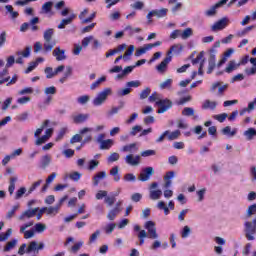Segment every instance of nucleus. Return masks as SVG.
Here are the masks:
<instances>
[{
    "instance_id": "1",
    "label": "nucleus",
    "mask_w": 256,
    "mask_h": 256,
    "mask_svg": "<svg viewBox=\"0 0 256 256\" xmlns=\"http://www.w3.org/2000/svg\"><path fill=\"white\" fill-rule=\"evenodd\" d=\"M55 35V29L53 28H48L44 31L43 33V39H44V44H43V51L44 53H51L53 51V47L57 45V42L53 40V36Z\"/></svg>"
},
{
    "instance_id": "2",
    "label": "nucleus",
    "mask_w": 256,
    "mask_h": 256,
    "mask_svg": "<svg viewBox=\"0 0 256 256\" xmlns=\"http://www.w3.org/2000/svg\"><path fill=\"white\" fill-rule=\"evenodd\" d=\"M109 95H113V90L111 88H105L103 91H100L96 97L93 99L92 104L94 107H101L105 101H107V98Z\"/></svg>"
},
{
    "instance_id": "3",
    "label": "nucleus",
    "mask_w": 256,
    "mask_h": 256,
    "mask_svg": "<svg viewBox=\"0 0 256 256\" xmlns=\"http://www.w3.org/2000/svg\"><path fill=\"white\" fill-rule=\"evenodd\" d=\"M244 233L248 241H255L256 224L253 221H246L244 223Z\"/></svg>"
},
{
    "instance_id": "4",
    "label": "nucleus",
    "mask_w": 256,
    "mask_h": 256,
    "mask_svg": "<svg viewBox=\"0 0 256 256\" xmlns=\"http://www.w3.org/2000/svg\"><path fill=\"white\" fill-rule=\"evenodd\" d=\"M229 88V84H224L221 81H217L212 83L211 87H210V93H215V91H217V95L218 97H223V95L225 94V91H227V89Z\"/></svg>"
},
{
    "instance_id": "5",
    "label": "nucleus",
    "mask_w": 256,
    "mask_h": 256,
    "mask_svg": "<svg viewBox=\"0 0 256 256\" xmlns=\"http://www.w3.org/2000/svg\"><path fill=\"white\" fill-rule=\"evenodd\" d=\"M158 187H159V184L157 182H153L149 187V198L152 201H157L161 199V196L163 195V191H161L160 189L154 190V189H157Z\"/></svg>"
},
{
    "instance_id": "6",
    "label": "nucleus",
    "mask_w": 256,
    "mask_h": 256,
    "mask_svg": "<svg viewBox=\"0 0 256 256\" xmlns=\"http://www.w3.org/2000/svg\"><path fill=\"white\" fill-rule=\"evenodd\" d=\"M229 23H231L229 18L223 17L211 26V31H223V29H226L228 27Z\"/></svg>"
},
{
    "instance_id": "7",
    "label": "nucleus",
    "mask_w": 256,
    "mask_h": 256,
    "mask_svg": "<svg viewBox=\"0 0 256 256\" xmlns=\"http://www.w3.org/2000/svg\"><path fill=\"white\" fill-rule=\"evenodd\" d=\"M45 249V243L43 242H37V241H31L28 244V247L26 248V253H39V251H43Z\"/></svg>"
},
{
    "instance_id": "8",
    "label": "nucleus",
    "mask_w": 256,
    "mask_h": 256,
    "mask_svg": "<svg viewBox=\"0 0 256 256\" xmlns=\"http://www.w3.org/2000/svg\"><path fill=\"white\" fill-rule=\"evenodd\" d=\"M153 175H155V169H153L151 166H148L142 169L138 176V180L142 182L149 181Z\"/></svg>"
},
{
    "instance_id": "9",
    "label": "nucleus",
    "mask_w": 256,
    "mask_h": 256,
    "mask_svg": "<svg viewBox=\"0 0 256 256\" xmlns=\"http://www.w3.org/2000/svg\"><path fill=\"white\" fill-rule=\"evenodd\" d=\"M168 12L169 9L167 8H161L160 10H152L147 14L146 18L148 19V22L151 23V21H153L151 20V18L158 17V19H161L163 17H167Z\"/></svg>"
},
{
    "instance_id": "10",
    "label": "nucleus",
    "mask_w": 256,
    "mask_h": 256,
    "mask_svg": "<svg viewBox=\"0 0 256 256\" xmlns=\"http://www.w3.org/2000/svg\"><path fill=\"white\" fill-rule=\"evenodd\" d=\"M227 1L229 0H220L218 3L211 6L209 9L205 10L204 15L206 17H215L217 15V10L220 7H223V5L227 4Z\"/></svg>"
},
{
    "instance_id": "11",
    "label": "nucleus",
    "mask_w": 256,
    "mask_h": 256,
    "mask_svg": "<svg viewBox=\"0 0 256 256\" xmlns=\"http://www.w3.org/2000/svg\"><path fill=\"white\" fill-rule=\"evenodd\" d=\"M145 229L148 231L149 239H158L159 234H157V228L155 227V222L147 221L144 225Z\"/></svg>"
},
{
    "instance_id": "12",
    "label": "nucleus",
    "mask_w": 256,
    "mask_h": 256,
    "mask_svg": "<svg viewBox=\"0 0 256 256\" xmlns=\"http://www.w3.org/2000/svg\"><path fill=\"white\" fill-rule=\"evenodd\" d=\"M125 163L130 167H138V165H141V156L128 154L125 157Z\"/></svg>"
},
{
    "instance_id": "13",
    "label": "nucleus",
    "mask_w": 256,
    "mask_h": 256,
    "mask_svg": "<svg viewBox=\"0 0 256 256\" xmlns=\"http://www.w3.org/2000/svg\"><path fill=\"white\" fill-rule=\"evenodd\" d=\"M156 105L159 107L157 113H165L173 107V103L169 99L159 100L156 102Z\"/></svg>"
},
{
    "instance_id": "14",
    "label": "nucleus",
    "mask_w": 256,
    "mask_h": 256,
    "mask_svg": "<svg viewBox=\"0 0 256 256\" xmlns=\"http://www.w3.org/2000/svg\"><path fill=\"white\" fill-rule=\"evenodd\" d=\"M93 128H88L85 127L83 129L80 130V134H76L74 135L71 140L70 143L73 145L75 143H81V141H83V136L82 135H87V133H92Z\"/></svg>"
},
{
    "instance_id": "15",
    "label": "nucleus",
    "mask_w": 256,
    "mask_h": 256,
    "mask_svg": "<svg viewBox=\"0 0 256 256\" xmlns=\"http://www.w3.org/2000/svg\"><path fill=\"white\" fill-rule=\"evenodd\" d=\"M205 53L200 52L196 58L192 60V65H197L200 63L199 68H198V75H203V67H205V59H203Z\"/></svg>"
},
{
    "instance_id": "16",
    "label": "nucleus",
    "mask_w": 256,
    "mask_h": 256,
    "mask_svg": "<svg viewBox=\"0 0 256 256\" xmlns=\"http://www.w3.org/2000/svg\"><path fill=\"white\" fill-rule=\"evenodd\" d=\"M172 56H167L158 66H156V71L162 75L167 72V66L171 63Z\"/></svg>"
},
{
    "instance_id": "17",
    "label": "nucleus",
    "mask_w": 256,
    "mask_h": 256,
    "mask_svg": "<svg viewBox=\"0 0 256 256\" xmlns=\"http://www.w3.org/2000/svg\"><path fill=\"white\" fill-rule=\"evenodd\" d=\"M38 211H39V208L26 210L19 216V220L25 221L26 219H31L32 217H35V215H37Z\"/></svg>"
},
{
    "instance_id": "18",
    "label": "nucleus",
    "mask_w": 256,
    "mask_h": 256,
    "mask_svg": "<svg viewBox=\"0 0 256 256\" xmlns=\"http://www.w3.org/2000/svg\"><path fill=\"white\" fill-rule=\"evenodd\" d=\"M71 119L73 121V123H76L77 125L81 124V123H85V121H87V119H89V114H73L71 116Z\"/></svg>"
},
{
    "instance_id": "19",
    "label": "nucleus",
    "mask_w": 256,
    "mask_h": 256,
    "mask_svg": "<svg viewBox=\"0 0 256 256\" xmlns=\"http://www.w3.org/2000/svg\"><path fill=\"white\" fill-rule=\"evenodd\" d=\"M53 57L56 58V61H65L67 59V55H65V50L60 47H56L52 52Z\"/></svg>"
},
{
    "instance_id": "20",
    "label": "nucleus",
    "mask_w": 256,
    "mask_h": 256,
    "mask_svg": "<svg viewBox=\"0 0 256 256\" xmlns=\"http://www.w3.org/2000/svg\"><path fill=\"white\" fill-rule=\"evenodd\" d=\"M76 18L77 15L71 14L69 18L62 19L60 24L58 25V29H65V27H67V25H71Z\"/></svg>"
},
{
    "instance_id": "21",
    "label": "nucleus",
    "mask_w": 256,
    "mask_h": 256,
    "mask_svg": "<svg viewBox=\"0 0 256 256\" xmlns=\"http://www.w3.org/2000/svg\"><path fill=\"white\" fill-rule=\"evenodd\" d=\"M59 209H61L60 206L56 204L55 206L41 208V213H47V215H57V213H59Z\"/></svg>"
},
{
    "instance_id": "22",
    "label": "nucleus",
    "mask_w": 256,
    "mask_h": 256,
    "mask_svg": "<svg viewBox=\"0 0 256 256\" xmlns=\"http://www.w3.org/2000/svg\"><path fill=\"white\" fill-rule=\"evenodd\" d=\"M105 177H107V172H105V171H100V172L96 173L93 176L94 187H97V185H99V183L102 181V179H105Z\"/></svg>"
},
{
    "instance_id": "23",
    "label": "nucleus",
    "mask_w": 256,
    "mask_h": 256,
    "mask_svg": "<svg viewBox=\"0 0 256 256\" xmlns=\"http://www.w3.org/2000/svg\"><path fill=\"white\" fill-rule=\"evenodd\" d=\"M235 53V50L233 48H229L228 50H226L224 52V56L222 57V59L219 61L217 67H221L222 65H225V63H227V60L229 59V57H231V55Z\"/></svg>"
},
{
    "instance_id": "24",
    "label": "nucleus",
    "mask_w": 256,
    "mask_h": 256,
    "mask_svg": "<svg viewBox=\"0 0 256 256\" xmlns=\"http://www.w3.org/2000/svg\"><path fill=\"white\" fill-rule=\"evenodd\" d=\"M239 67H241V64L237 63L235 60H231L225 68V72L233 73V71H236V69H239Z\"/></svg>"
},
{
    "instance_id": "25",
    "label": "nucleus",
    "mask_w": 256,
    "mask_h": 256,
    "mask_svg": "<svg viewBox=\"0 0 256 256\" xmlns=\"http://www.w3.org/2000/svg\"><path fill=\"white\" fill-rule=\"evenodd\" d=\"M8 75H9V70L8 68L5 67V69H3L0 72V85H3V83H8V81H11V77Z\"/></svg>"
},
{
    "instance_id": "26",
    "label": "nucleus",
    "mask_w": 256,
    "mask_h": 256,
    "mask_svg": "<svg viewBox=\"0 0 256 256\" xmlns=\"http://www.w3.org/2000/svg\"><path fill=\"white\" fill-rule=\"evenodd\" d=\"M182 115L184 117H193V119H199V116L195 115V109L192 107H185L182 110Z\"/></svg>"
},
{
    "instance_id": "27",
    "label": "nucleus",
    "mask_w": 256,
    "mask_h": 256,
    "mask_svg": "<svg viewBox=\"0 0 256 256\" xmlns=\"http://www.w3.org/2000/svg\"><path fill=\"white\" fill-rule=\"evenodd\" d=\"M122 209L119 207H114L113 209H111L108 214H107V219H109V221H115V217H117V215H119V213H121Z\"/></svg>"
},
{
    "instance_id": "28",
    "label": "nucleus",
    "mask_w": 256,
    "mask_h": 256,
    "mask_svg": "<svg viewBox=\"0 0 256 256\" xmlns=\"http://www.w3.org/2000/svg\"><path fill=\"white\" fill-rule=\"evenodd\" d=\"M122 151L124 153H135L139 151V148L137 147V143L128 144L122 147Z\"/></svg>"
},
{
    "instance_id": "29",
    "label": "nucleus",
    "mask_w": 256,
    "mask_h": 256,
    "mask_svg": "<svg viewBox=\"0 0 256 256\" xmlns=\"http://www.w3.org/2000/svg\"><path fill=\"white\" fill-rule=\"evenodd\" d=\"M216 67V63H215V54H210L209 60H208V70H207V74L211 75V73H213V70Z\"/></svg>"
},
{
    "instance_id": "30",
    "label": "nucleus",
    "mask_w": 256,
    "mask_h": 256,
    "mask_svg": "<svg viewBox=\"0 0 256 256\" xmlns=\"http://www.w3.org/2000/svg\"><path fill=\"white\" fill-rule=\"evenodd\" d=\"M51 165V155H44L40 160L41 169H47Z\"/></svg>"
},
{
    "instance_id": "31",
    "label": "nucleus",
    "mask_w": 256,
    "mask_h": 256,
    "mask_svg": "<svg viewBox=\"0 0 256 256\" xmlns=\"http://www.w3.org/2000/svg\"><path fill=\"white\" fill-rule=\"evenodd\" d=\"M113 145H115V141H113L112 139H107L100 144V149L102 151L109 150L113 147Z\"/></svg>"
},
{
    "instance_id": "32",
    "label": "nucleus",
    "mask_w": 256,
    "mask_h": 256,
    "mask_svg": "<svg viewBox=\"0 0 256 256\" xmlns=\"http://www.w3.org/2000/svg\"><path fill=\"white\" fill-rule=\"evenodd\" d=\"M5 9H6V14L9 13L10 19L15 20V19H17V17H19V12L13 11L12 5H6Z\"/></svg>"
},
{
    "instance_id": "33",
    "label": "nucleus",
    "mask_w": 256,
    "mask_h": 256,
    "mask_svg": "<svg viewBox=\"0 0 256 256\" xmlns=\"http://www.w3.org/2000/svg\"><path fill=\"white\" fill-rule=\"evenodd\" d=\"M168 141H175V139H179L181 137V131L175 130L173 132L168 130V134L166 135Z\"/></svg>"
},
{
    "instance_id": "34",
    "label": "nucleus",
    "mask_w": 256,
    "mask_h": 256,
    "mask_svg": "<svg viewBox=\"0 0 256 256\" xmlns=\"http://www.w3.org/2000/svg\"><path fill=\"white\" fill-rule=\"evenodd\" d=\"M217 108V103L211 100H205L202 104V109H211L212 111Z\"/></svg>"
},
{
    "instance_id": "35",
    "label": "nucleus",
    "mask_w": 256,
    "mask_h": 256,
    "mask_svg": "<svg viewBox=\"0 0 256 256\" xmlns=\"http://www.w3.org/2000/svg\"><path fill=\"white\" fill-rule=\"evenodd\" d=\"M81 247H83V241L76 242L71 248H69L70 253L73 255H77L79 251H81Z\"/></svg>"
},
{
    "instance_id": "36",
    "label": "nucleus",
    "mask_w": 256,
    "mask_h": 256,
    "mask_svg": "<svg viewBox=\"0 0 256 256\" xmlns=\"http://www.w3.org/2000/svg\"><path fill=\"white\" fill-rule=\"evenodd\" d=\"M183 46L180 44H175L170 47L169 51L167 52V56L171 57L172 53H181Z\"/></svg>"
},
{
    "instance_id": "37",
    "label": "nucleus",
    "mask_w": 256,
    "mask_h": 256,
    "mask_svg": "<svg viewBox=\"0 0 256 256\" xmlns=\"http://www.w3.org/2000/svg\"><path fill=\"white\" fill-rule=\"evenodd\" d=\"M244 137H246L247 141H252L253 137H256V129L249 128L248 130L244 131Z\"/></svg>"
},
{
    "instance_id": "38",
    "label": "nucleus",
    "mask_w": 256,
    "mask_h": 256,
    "mask_svg": "<svg viewBox=\"0 0 256 256\" xmlns=\"http://www.w3.org/2000/svg\"><path fill=\"white\" fill-rule=\"evenodd\" d=\"M222 133L228 137H235L237 135V129L231 130V126H226L222 129Z\"/></svg>"
},
{
    "instance_id": "39",
    "label": "nucleus",
    "mask_w": 256,
    "mask_h": 256,
    "mask_svg": "<svg viewBox=\"0 0 256 256\" xmlns=\"http://www.w3.org/2000/svg\"><path fill=\"white\" fill-rule=\"evenodd\" d=\"M78 105H87L89 101H91V96L89 95H82L77 98Z\"/></svg>"
},
{
    "instance_id": "40",
    "label": "nucleus",
    "mask_w": 256,
    "mask_h": 256,
    "mask_svg": "<svg viewBox=\"0 0 256 256\" xmlns=\"http://www.w3.org/2000/svg\"><path fill=\"white\" fill-rule=\"evenodd\" d=\"M134 51H135V46L130 45L123 55L124 61H129L131 59L130 57H131V55H133Z\"/></svg>"
},
{
    "instance_id": "41",
    "label": "nucleus",
    "mask_w": 256,
    "mask_h": 256,
    "mask_svg": "<svg viewBox=\"0 0 256 256\" xmlns=\"http://www.w3.org/2000/svg\"><path fill=\"white\" fill-rule=\"evenodd\" d=\"M106 80H107V78H106L105 76L99 78L98 80H96V81H95L94 83H92L91 86H90L91 91H95V89H97L98 87H100L101 84H102L103 82H105Z\"/></svg>"
},
{
    "instance_id": "42",
    "label": "nucleus",
    "mask_w": 256,
    "mask_h": 256,
    "mask_svg": "<svg viewBox=\"0 0 256 256\" xmlns=\"http://www.w3.org/2000/svg\"><path fill=\"white\" fill-rule=\"evenodd\" d=\"M168 3L169 5H174L172 7V13H177V11H179L183 6V4L177 2V0H169Z\"/></svg>"
},
{
    "instance_id": "43",
    "label": "nucleus",
    "mask_w": 256,
    "mask_h": 256,
    "mask_svg": "<svg viewBox=\"0 0 256 256\" xmlns=\"http://www.w3.org/2000/svg\"><path fill=\"white\" fill-rule=\"evenodd\" d=\"M19 207H20L19 204L14 205L12 209L7 212L6 219H13V217H15V213L19 211Z\"/></svg>"
},
{
    "instance_id": "44",
    "label": "nucleus",
    "mask_w": 256,
    "mask_h": 256,
    "mask_svg": "<svg viewBox=\"0 0 256 256\" xmlns=\"http://www.w3.org/2000/svg\"><path fill=\"white\" fill-rule=\"evenodd\" d=\"M131 91H133V90L129 87L122 88V89L117 90L116 95H117V97H125V96L129 95V93H131Z\"/></svg>"
},
{
    "instance_id": "45",
    "label": "nucleus",
    "mask_w": 256,
    "mask_h": 256,
    "mask_svg": "<svg viewBox=\"0 0 256 256\" xmlns=\"http://www.w3.org/2000/svg\"><path fill=\"white\" fill-rule=\"evenodd\" d=\"M15 247H17V239H13V240L7 242L6 246L4 247V251L9 252L12 249H15Z\"/></svg>"
},
{
    "instance_id": "46",
    "label": "nucleus",
    "mask_w": 256,
    "mask_h": 256,
    "mask_svg": "<svg viewBox=\"0 0 256 256\" xmlns=\"http://www.w3.org/2000/svg\"><path fill=\"white\" fill-rule=\"evenodd\" d=\"M121 109H123V106H114L112 107L110 110L107 111L106 115L107 117H113V115H117V113H119V111H121Z\"/></svg>"
},
{
    "instance_id": "47",
    "label": "nucleus",
    "mask_w": 256,
    "mask_h": 256,
    "mask_svg": "<svg viewBox=\"0 0 256 256\" xmlns=\"http://www.w3.org/2000/svg\"><path fill=\"white\" fill-rule=\"evenodd\" d=\"M99 235H101V230H96L94 233H92L89 237L88 245L95 243Z\"/></svg>"
},
{
    "instance_id": "48",
    "label": "nucleus",
    "mask_w": 256,
    "mask_h": 256,
    "mask_svg": "<svg viewBox=\"0 0 256 256\" xmlns=\"http://www.w3.org/2000/svg\"><path fill=\"white\" fill-rule=\"evenodd\" d=\"M39 23V17H34L30 20L31 31H39V26H36Z\"/></svg>"
},
{
    "instance_id": "49",
    "label": "nucleus",
    "mask_w": 256,
    "mask_h": 256,
    "mask_svg": "<svg viewBox=\"0 0 256 256\" xmlns=\"http://www.w3.org/2000/svg\"><path fill=\"white\" fill-rule=\"evenodd\" d=\"M180 235H181L182 239H187V237H189V235H191V227L184 226L180 232Z\"/></svg>"
},
{
    "instance_id": "50",
    "label": "nucleus",
    "mask_w": 256,
    "mask_h": 256,
    "mask_svg": "<svg viewBox=\"0 0 256 256\" xmlns=\"http://www.w3.org/2000/svg\"><path fill=\"white\" fill-rule=\"evenodd\" d=\"M15 183H17V177H11L10 185L8 187V191H9L10 195H13V193L15 192Z\"/></svg>"
},
{
    "instance_id": "51",
    "label": "nucleus",
    "mask_w": 256,
    "mask_h": 256,
    "mask_svg": "<svg viewBox=\"0 0 256 256\" xmlns=\"http://www.w3.org/2000/svg\"><path fill=\"white\" fill-rule=\"evenodd\" d=\"M193 35V29L186 28L182 33L180 32V37L182 39H189Z\"/></svg>"
},
{
    "instance_id": "52",
    "label": "nucleus",
    "mask_w": 256,
    "mask_h": 256,
    "mask_svg": "<svg viewBox=\"0 0 256 256\" xmlns=\"http://www.w3.org/2000/svg\"><path fill=\"white\" fill-rule=\"evenodd\" d=\"M123 180L126 183H134V181H137V177H135L133 173H127L124 175Z\"/></svg>"
},
{
    "instance_id": "53",
    "label": "nucleus",
    "mask_w": 256,
    "mask_h": 256,
    "mask_svg": "<svg viewBox=\"0 0 256 256\" xmlns=\"http://www.w3.org/2000/svg\"><path fill=\"white\" fill-rule=\"evenodd\" d=\"M47 125H49V120H45L42 126L35 131L34 137L39 138V135L43 133V130L45 129V127H47Z\"/></svg>"
},
{
    "instance_id": "54",
    "label": "nucleus",
    "mask_w": 256,
    "mask_h": 256,
    "mask_svg": "<svg viewBox=\"0 0 256 256\" xmlns=\"http://www.w3.org/2000/svg\"><path fill=\"white\" fill-rule=\"evenodd\" d=\"M157 208L160 209L161 211H164L165 215H169V213H170L169 207H167V205H165V203L163 201L158 202Z\"/></svg>"
},
{
    "instance_id": "55",
    "label": "nucleus",
    "mask_w": 256,
    "mask_h": 256,
    "mask_svg": "<svg viewBox=\"0 0 256 256\" xmlns=\"http://www.w3.org/2000/svg\"><path fill=\"white\" fill-rule=\"evenodd\" d=\"M46 229L47 225L43 223H37L34 225V231H36V233H43Z\"/></svg>"
},
{
    "instance_id": "56",
    "label": "nucleus",
    "mask_w": 256,
    "mask_h": 256,
    "mask_svg": "<svg viewBox=\"0 0 256 256\" xmlns=\"http://www.w3.org/2000/svg\"><path fill=\"white\" fill-rule=\"evenodd\" d=\"M252 215H256V204L250 205L246 211V217L249 219Z\"/></svg>"
},
{
    "instance_id": "57",
    "label": "nucleus",
    "mask_w": 256,
    "mask_h": 256,
    "mask_svg": "<svg viewBox=\"0 0 256 256\" xmlns=\"http://www.w3.org/2000/svg\"><path fill=\"white\" fill-rule=\"evenodd\" d=\"M227 117H229L227 113H222V114L214 115L213 119H215L216 121H219V123H224Z\"/></svg>"
},
{
    "instance_id": "58",
    "label": "nucleus",
    "mask_w": 256,
    "mask_h": 256,
    "mask_svg": "<svg viewBox=\"0 0 256 256\" xmlns=\"http://www.w3.org/2000/svg\"><path fill=\"white\" fill-rule=\"evenodd\" d=\"M173 85V79H167L164 82L160 83V89H170Z\"/></svg>"
},
{
    "instance_id": "59",
    "label": "nucleus",
    "mask_w": 256,
    "mask_h": 256,
    "mask_svg": "<svg viewBox=\"0 0 256 256\" xmlns=\"http://www.w3.org/2000/svg\"><path fill=\"white\" fill-rule=\"evenodd\" d=\"M44 73H46V78L47 79H53L55 77V70L53 71L52 67H46L44 70Z\"/></svg>"
},
{
    "instance_id": "60",
    "label": "nucleus",
    "mask_w": 256,
    "mask_h": 256,
    "mask_svg": "<svg viewBox=\"0 0 256 256\" xmlns=\"http://www.w3.org/2000/svg\"><path fill=\"white\" fill-rule=\"evenodd\" d=\"M44 93L48 96L55 95V93H57V88L55 86L46 87Z\"/></svg>"
},
{
    "instance_id": "61",
    "label": "nucleus",
    "mask_w": 256,
    "mask_h": 256,
    "mask_svg": "<svg viewBox=\"0 0 256 256\" xmlns=\"http://www.w3.org/2000/svg\"><path fill=\"white\" fill-rule=\"evenodd\" d=\"M115 227H116L115 223H110L104 227V231L107 235H111V233L115 231Z\"/></svg>"
},
{
    "instance_id": "62",
    "label": "nucleus",
    "mask_w": 256,
    "mask_h": 256,
    "mask_svg": "<svg viewBox=\"0 0 256 256\" xmlns=\"http://www.w3.org/2000/svg\"><path fill=\"white\" fill-rule=\"evenodd\" d=\"M151 95V88L147 87L144 90L141 91L140 93V99H147Z\"/></svg>"
},
{
    "instance_id": "63",
    "label": "nucleus",
    "mask_w": 256,
    "mask_h": 256,
    "mask_svg": "<svg viewBox=\"0 0 256 256\" xmlns=\"http://www.w3.org/2000/svg\"><path fill=\"white\" fill-rule=\"evenodd\" d=\"M53 7V2H46L42 5L43 13H49Z\"/></svg>"
},
{
    "instance_id": "64",
    "label": "nucleus",
    "mask_w": 256,
    "mask_h": 256,
    "mask_svg": "<svg viewBox=\"0 0 256 256\" xmlns=\"http://www.w3.org/2000/svg\"><path fill=\"white\" fill-rule=\"evenodd\" d=\"M69 178L72 181H79V179H81V173H79V172H72V173L69 174Z\"/></svg>"
}]
</instances>
